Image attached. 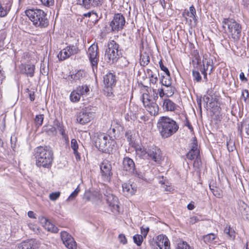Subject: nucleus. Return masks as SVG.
<instances>
[{"instance_id":"obj_42","label":"nucleus","mask_w":249,"mask_h":249,"mask_svg":"<svg viewBox=\"0 0 249 249\" xmlns=\"http://www.w3.org/2000/svg\"><path fill=\"white\" fill-rule=\"evenodd\" d=\"M141 65L142 66L147 65L150 62L149 56L147 54H143L141 55L140 58Z\"/></svg>"},{"instance_id":"obj_31","label":"nucleus","mask_w":249,"mask_h":249,"mask_svg":"<svg viewBox=\"0 0 249 249\" xmlns=\"http://www.w3.org/2000/svg\"><path fill=\"white\" fill-rule=\"evenodd\" d=\"M209 188L213 195L217 198H221L222 196L221 190L216 186L212 185L211 184H209Z\"/></svg>"},{"instance_id":"obj_5","label":"nucleus","mask_w":249,"mask_h":249,"mask_svg":"<svg viewBox=\"0 0 249 249\" xmlns=\"http://www.w3.org/2000/svg\"><path fill=\"white\" fill-rule=\"evenodd\" d=\"M228 27L229 35L234 41L239 39L241 33V26L232 18H224L222 21V26L225 28Z\"/></svg>"},{"instance_id":"obj_11","label":"nucleus","mask_w":249,"mask_h":249,"mask_svg":"<svg viewBox=\"0 0 249 249\" xmlns=\"http://www.w3.org/2000/svg\"><path fill=\"white\" fill-rule=\"evenodd\" d=\"M142 103L146 109L151 115L155 116L158 114L159 106L156 103L152 101L148 97H143Z\"/></svg>"},{"instance_id":"obj_27","label":"nucleus","mask_w":249,"mask_h":249,"mask_svg":"<svg viewBox=\"0 0 249 249\" xmlns=\"http://www.w3.org/2000/svg\"><path fill=\"white\" fill-rule=\"evenodd\" d=\"M75 90L81 96L83 95L86 96L89 92V87L86 85L78 86Z\"/></svg>"},{"instance_id":"obj_34","label":"nucleus","mask_w":249,"mask_h":249,"mask_svg":"<svg viewBox=\"0 0 249 249\" xmlns=\"http://www.w3.org/2000/svg\"><path fill=\"white\" fill-rule=\"evenodd\" d=\"M85 76V72L82 70L78 71L75 73L71 74V77L74 81L80 80Z\"/></svg>"},{"instance_id":"obj_8","label":"nucleus","mask_w":249,"mask_h":249,"mask_svg":"<svg viewBox=\"0 0 249 249\" xmlns=\"http://www.w3.org/2000/svg\"><path fill=\"white\" fill-rule=\"evenodd\" d=\"M125 24V20L124 16L121 13H117L114 15L109 26L112 32H118L124 28Z\"/></svg>"},{"instance_id":"obj_28","label":"nucleus","mask_w":249,"mask_h":249,"mask_svg":"<svg viewBox=\"0 0 249 249\" xmlns=\"http://www.w3.org/2000/svg\"><path fill=\"white\" fill-rule=\"evenodd\" d=\"M136 152L137 155L140 158L145 159L148 158V149L144 147H139L136 148Z\"/></svg>"},{"instance_id":"obj_44","label":"nucleus","mask_w":249,"mask_h":249,"mask_svg":"<svg viewBox=\"0 0 249 249\" xmlns=\"http://www.w3.org/2000/svg\"><path fill=\"white\" fill-rule=\"evenodd\" d=\"M154 70L156 73L154 74L152 76L149 77L150 78V82L151 83L153 84H155L157 83L158 80V76H159V71L157 70L156 68H154Z\"/></svg>"},{"instance_id":"obj_39","label":"nucleus","mask_w":249,"mask_h":249,"mask_svg":"<svg viewBox=\"0 0 249 249\" xmlns=\"http://www.w3.org/2000/svg\"><path fill=\"white\" fill-rule=\"evenodd\" d=\"M57 57L60 60H64L70 57L69 54L68 53L67 49L65 48L61 50L57 55Z\"/></svg>"},{"instance_id":"obj_55","label":"nucleus","mask_w":249,"mask_h":249,"mask_svg":"<svg viewBox=\"0 0 249 249\" xmlns=\"http://www.w3.org/2000/svg\"><path fill=\"white\" fill-rule=\"evenodd\" d=\"M131 174H133L135 176H137L139 178L142 179L144 180H146V178L145 177L144 174L138 172L136 169Z\"/></svg>"},{"instance_id":"obj_12","label":"nucleus","mask_w":249,"mask_h":249,"mask_svg":"<svg viewBox=\"0 0 249 249\" xmlns=\"http://www.w3.org/2000/svg\"><path fill=\"white\" fill-rule=\"evenodd\" d=\"M105 196L107 202L111 208V211L114 213H119L120 207L118 198L112 194L105 195Z\"/></svg>"},{"instance_id":"obj_49","label":"nucleus","mask_w":249,"mask_h":249,"mask_svg":"<svg viewBox=\"0 0 249 249\" xmlns=\"http://www.w3.org/2000/svg\"><path fill=\"white\" fill-rule=\"evenodd\" d=\"M142 111V110L140 109L138 111L137 113L134 114L133 117L135 119H138L140 118L142 121L145 122L147 120V118L145 115H141V112Z\"/></svg>"},{"instance_id":"obj_38","label":"nucleus","mask_w":249,"mask_h":249,"mask_svg":"<svg viewBox=\"0 0 249 249\" xmlns=\"http://www.w3.org/2000/svg\"><path fill=\"white\" fill-rule=\"evenodd\" d=\"M216 235L213 233H209L204 235L203 239L204 241L206 243H211L216 238Z\"/></svg>"},{"instance_id":"obj_21","label":"nucleus","mask_w":249,"mask_h":249,"mask_svg":"<svg viewBox=\"0 0 249 249\" xmlns=\"http://www.w3.org/2000/svg\"><path fill=\"white\" fill-rule=\"evenodd\" d=\"M37 246L35 240L30 239L20 243L18 249H37Z\"/></svg>"},{"instance_id":"obj_7","label":"nucleus","mask_w":249,"mask_h":249,"mask_svg":"<svg viewBox=\"0 0 249 249\" xmlns=\"http://www.w3.org/2000/svg\"><path fill=\"white\" fill-rule=\"evenodd\" d=\"M94 114L90 107H86L77 113L76 120L79 124H85L93 119Z\"/></svg>"},{"instance_id":"obj_59","label":"nucleus","mask_w":249,"mask_h":249,"mask_svg":"<svg viewBox=\"0 0 249 249\" xmlns=\"http://www.w3.org/2000/svg\"><path fill=\"white\" fill-rule=\"evenodd\" d=\"M119 239L120 242L123 244H125L127 243V240L124 234H120L119 235Z\"/></svg>"},{"instance_id":"obj_40","label":"nucleus","mask_w":249,"mask_h":249,"mask_svg":"<svg viewBox=\"0 0 249 249\" xmlns=\"http://www.w3.org/2000/svg\"><path fill=\"white\" fill-rule=\"evenodd\" d=\"M89 9L92 7H99L102 5L103 0H89Z\"/></svg>"},{"instance_id":"obj_62","label":"nucleus","mask_w":249,"mask_h":249,"mask_svg":"<svg viewBox=\"0 0 249 249\" xmlns=\"http://www.w3.org/2000/svg\"><path fill=\"white\" fill-rule=\"evenodd\" d=\"M5 76L4 71L1 70L0 69V84H2L3 81L5 79Z\"/></svg>"},{"instance_id":"obj_30","label":"nucleus","mask_w":249,"mask_h":249,"mask_svg":"<svg viewBox=\"0 0 249 249\" xmlns=\"http://www.w3.org/2000/svg\"><path fill=\"white\" fill-rule=\"evenodd\" d=\"M71 147L73 150V153L76 156V159H80V156L78 152V145L77 141L75 139L71 140Z\"/></svg>"},{"instance_id":"obj_10","label":"nucleus","mask_w":249,"mask_h":249,"mask_svg":"<svg viewBox=\"0 0 249 249\" xmlns=\"http://www.w3.org/2000/svg\"><path fill=\"white\" fill-rule=\"evenodd\" d=\"M97 45L92 44L88 49V54L93 69L97 68L99 61Z\"/></svg>"},{"instance_id":"obj_3","label":"nucleus","mask_w":249,"mask_h":249,"mask_svg":"<svg viewBox=\"0 0 249 249\" xmlns=\"http://www.w3.org/2000/svg\"><path fill=\"white\" fill-rule=\"evenodd\" d=\"M26 15L36 27L43 28L49 25V20L45 12L39 9H29L25 11Z\"/></svg>"},{"instance_id":"obj_16","label":"nucleus","mask_w":249,"mask_h":249,"mask_svg":"<svg viewBox=\"0 0 249 249\" xmlns=\"http://www.w3.org/2000/svg\"><path fill=\"white\" fill-rule=\"evenodd\" d=\"M38 220L42 225L48 231L53 233H57L58 231V229L53 223H52L48 218L40 216L38 217Z\"/></svg>"},{"instance_id":"obj_54","label":"nucleus","mask_w":249,"mask_h":249,"mask_svg":"<svg viewBox=\"0 0 249 249\" xmlns=\"http://www.w3.org/2000/svg\"><path fill=\"white\" fill-rule=\"evenodd\" d=\"M93 16L94 18H98L97 14L94 11H91L83 14L84 17L89 18Z\"/></svg>"},{"instance_id":"obj_18","label":"nucleus","mask_w":249,"mask_h":249,"mask_svg":"<svg viewBox=\"0 0 249 249\" xmlns=\"http://www.w3.org/2000/svg\"><path fill=\"white\" fill-rule=\"evenodd\" d=\"M162 108L167 111L176 112L178 110L179 106L168 98L163 100Z\"/></svg>"},{"instance_id":"obj_19","label":"nucleus","mask_w":249,"mask_h":249,"mask_svg":"<svg viewBox=\"0 0 249 249\" xmlns=\"http://www.w3.org/2000/svg\"><path fill=\"white\" fill-rule=\"evenodd\" d=\"M123 164L124 169L130 173H132L136 169L134 162L129 157L124 159Z\"/></svg>"},{"instance_id":"obj_4","label":"nucleus","mask_w":249,"mask_h":249,"mask_svg":"<svg viewBox=\"0 0 249 249\" xmlns=\"http://www.w3.org/2000/svg\"><path fill=\"white\" fill-rule=\"evenodd\" d=\"M95 146L99 150L106 153H110L116 145V142L109 135L101 134L98 135L95 141Z\"/></svg>"},{"instance_id":"obj_45","label":"nucleus","mask_w":249,"mask_h":249,"mask_svg":"<svg viewBox=\"0 0 249 249\" xmlns=\"http://www.w3.org/2000/svg\"><path fill=\"white\" fill-rule=\"evenodd\" d=\"M56 130H58L59 131L62 138L66 141V142H69V138L65 132L64 125H63L61 126H59V128H57Z\"/></svg>"},{"instance_id":"obj_13","label":"nucleus","mask_w":249,"mask_h":249,"mask_svg":"<svg viewBox=\"0 0 249 249\" xmlns=\"http://www.w3.org/2000/svg\"><path fill=\"white\" fill-rule=\"evenodd\" d=\"M61 237L65 246L69 249H76V244L72 236L66 231L61 232Z\"/></svg>"},{"instance_id":"obj_25","label":"nucleus","mask_w":249,"mask_h":249,"mask_svg":"<svg viewBox=\"0 0 249 249\" xmlns=\"http://www.w3.org/2000/svg\"><path fill=\"white\" fill-rule=\"evenodd\" d=\"M21 71L25 73L28 76L33 77L34 74L35 66L34 65L27 64L22 66Z\"/></svg>"},{"instance_id":"obj_53","label":"nucleus","mask_w":249,"mask_h":249,"mask_svg":"<svg viewBox=\"0 0 249 249\" xmlns=\"http://www.w3.org/2000/svg\"><path fill=\"white\" fill-rule=\"evenodd\" d=\"M60 195L59 192H55L52 193L49 195V198L51 200L54 201L56 200Z\"/></svg>"},{"instance_id":"obj_2","label":"nucleus","mask_w":249,"mask_h":249,"mask_svg":"<svg viewBox=\"0 0 249 249\" xmlns=\"http://www.w3.org/2000/svg\"><path fill=\"white\" fill-rule=\"evenodd\" d=\"M157 127L161 137L164 139L175 134L179 128L175 121L166 116H163L159 120Z\"/></svg>"},{"instance_id":"obj_37","label":"nucleus","mask_w":249,"mask_h":249,"mask_svg":"<svg viewBox=\"0 0 249 249\" xmlns=\"http://www.w3.org/2000/svg\"><path fill=\"white\" fill-rule=\"evenodd\" d=\"M224 232L226 234L228 237L234 239L235 237L234 230L232 229L230 226H227L224 229Z\"/></svg>"},{"instance_id":"obj_33","label":"nucleus","mask_w":249,"mask_h":249,"mask_svg":"<svg viewBox=\"0 0 249 249\" xmlns=\"http://www.w3.org/2000/svg\"><path fill=\"white\" fill-rule=\"evenodd\" d=\"M160 83L163 86H170V85H172V79L170 74L166 75L165 76L162 75L160 80Z\"/></svg>"},{"instance_id":"obj_35","label":"nucleus","mask_w":249,"mask_h":249,"mask_svg":"<svg viewBox=\"0 0 249 249\" xmlns=\"http://www.w3.org/2000/svg\"><path fill=\"white\" fill-rule=\"evenodd\" d=\"M163 88L165 91V95L167 97H171L174 94L175 88L172 85H170V86H164Z\"/></svg>"},{"instance_id":"obj_50","label":"nucleus","mask_w":249,"mask_h":249,"mask_svg":"<svg viewBox=\"0 0 249 249\" xmlns=\"http://www.w3.org/2000/svg\"><path fill=\"white\" fill-rule=\"evenodd\" d=\"M192 73L194 80L195 81H196L197 82H199L201 81V76L200 75V73L198 71L193 70Z\"/></svg>"},{"instance_id":"obj_22","label":"nucleus","mask_w":249,"mask_h":249,"mask_svg":"<svg viewBox=\"0 0 249 249\" xmlns=\"http://www.w3.org/2000/svg\"><path fill=\"white\" fill-rule=\"evenodd\" d=\"M12 5V0H8L6 2L4 1L0 3V17H5L10 11Z\"/></svg>"},{"instance_id":"obj_57","label":"nucleus","mask_w":249,"mask_h":249,"mask_svg":"<svg viewBox=\"0 0 249 249\" xmlns=\"http://www.w3.org/2000/svg\"><path fill=\"white\" fill-rule=\"evenodd\" d=\"M149 231V228L148 227H144L143 226L141 228V234L142 236H143V237L144 238L146 237L148 232Z\"/></svg>"},{"instance_id":"obj_1","label":"nucleus","mask_w":249,"mask_h":249,"mask_svg":"<svg viewBox=\"0 0 249 249\" xmlns=\"http://www.w3.org/2000/svg\"><path fill=\"white\" fill-rule=\"evenodd\" d=\"M36 164L37 167L49 168L53 161V152L47 146H38L35 149Z\"/></svg>"},{"instance_id":"obj_56","label":"nucleus","mask_w":249,"mask_h":249,"mask_svg":"<svg viewBox=\"0 0 249 249\" xmlns=\"http://www.w3.org/2000/svg\"><path fill=\"white\" fill-rule=\"evenodd\" d=\"M159 66L161 70L163 71L166 75L170 74L168 68L163 65L161 60L159 61Z\"/></svg>"},{"instance_id":"obj_24","label":"nucleus","mask_w":249,"mask_h":249,"mask_svg":"<svg viewBox=\"0 0 249 249\" xmlns=\"http://www.w3.org/2000/svg\"><path fill=\"white\" fill-rule=\"evenodd\" d=\"M207 57V54H205L203 55V70H205L208 71L209 70V74H211L213 70V67L212 65L213 63L212 60L210 59H207L206 57Z\"/></svg>"},{"instance_id":"obj_60","label":"nucleus","mask_w":249,"mask_h":249,"mask_svg":"<svg viewBox=\"0 0 249 249\" xmlns=\"http://www.w3.org/2000/svg\"><path fill=\"white\" fill-rule=\"evenodd\" d=\"M195 159L196 160L194 163V166H196V167H199L201 163L200 156L196 157L195 158Z\"/></svg>"},{"instance_id":"obj_61","label":"nucleus","mask_w":249,"mask_h":249,"mask_svg":"<svg viewBox=\"0 0 249 249\" xmlns=\"http://www.w3.org/2000/svg\"><path fill=\"white\" fill-rule=\"evenodd\" d=\"M125 137L127 139V141L130 143L132 142V135L131 131H127L125 133Z\"/></svg>"},{"instance_id":"obj_23","label":"nucleus","mask_w":249,"mask_h":249,"mask_svg":"<svg viewBox=\"0 0 249 249\" xmlns=\"http://www.w3.org/2000/svg\"><path fill=\"white\" fill-rule=\"evenodd\" d=\"M103 81L106 87H111L116 82L115 76L113 73L109 72L104 76Z\"/></svg>"},{"instance_id":"obj_9","label":"nucleus","mask_w":249,"mask_h":249,"mask_svg":"<svg viewBox=\"0 0 249 249\" xmlns=\"http://www.w3.org/2000/svg\"><path fill=\"white\" fill-rule=\"evenodd\" d=\"M101 176L103 180L109 182L112 176V166L107 160H104L100 165Z\"/></svg>"},{"instance_id":"obj_58","label":"nucleus","mask_w":249,"mask_h":249,"mask_svg":"<svg viewBox=\"0 0 249 249\" xmlns=\"http://www.w3.org/2000/svg\"><path fill=\"white\" fill-rule=\"evenodd\" d=\"M249 91L247 89H245L242 91V97L244 99L245 102H247V99L249 97Z\"/></svg>"},{"instance_id":"obj_64","label":"nucleus","mask_w":249,"mask_h":249,"mask_svg":"<svg viewBox=\"0 0 249 249\" xmlns=\"http://www.w3.org/2000/svg\"><path fill=\"white\" fill-rule=\"evenodd\" d=\"M158 93L160 98H162L165 95V91L163 88H160L158 89Z\"/></svg>"},{"instance_id":"obj_26","label":"nucleus","mask_w":249,"mask_h":249,"mask_svg":"<svg viewBox=\"0 0 249 249\" xmlns=\"http://www.w3.org/2000/svg\"><path fill=\"white\" fill-rule=\"evenodd\" d=\"M243 129H245L247 135L249 136V120H246L238 126V133L241 137L243 136Z\"/></svg>"},{"instance_id":"obj_17","label":"nucleus","mask_w":249,"mask_h":249,"mask_svg":"<svg viewBox=\"0 0 249 249\" xmlns=\"http://www.w3.org/2000/svg\"><path fill=\"white\" fill-rule=\"evenodd\" d=\"M156 244L160 249H170V243L165 235L160 234L157 236Z\"/></svg>"},{"instance_id":"obj_36","label":"nucleus","mask_w":249,"mask_h":249,"mask_svg":"<svg viewBox=\"0 0 249 249\" xmlns=\"http://www.w3.org/2000/svg\"><path fill=\"white\" fill-rule=\"evenodd\" d=\"M81 96L75 89L73 90L70 96V99L71 102L73 103H76L79 101Z\"/></svg>"},{"instance_id":"obj_15","label":"nucleus","mask_w":249,"mask_h":249,"mask_svg":"<svg viewBox=\"0 0 249 249\" xmlns=\"http://www.w3.org/2000/svg\"><path fill=\"white\" fill-rule=\"evenodd\" d=\"M147 155V159L153 160L157 163H160L161 160V151L156 146L148 148Z\"/></svg>"},{"instance_id":"obj_41","label":"nucleus","mask_w":249,"mask_h":249,"mask_svg":"<svg viewBox=\"0 0 249 249\" xmlns=\"http://www.w3.org/2000/svg\"><path fill=\"white\" fill-rule=\"evenodd\" d=\"M143 236H142L141 234H135L133 237V241L135 244H136L138 246H140L143 241Z\"/></svg>"},{"instance_id":"obj_32","label":"nucleus","mask_w":249,"mask_h":249,"mask_svg":"<svg viewBox=\"0 0 249 249\" xmlns=\"http://www.w3.org/2000/svg\"><path fill=\"white\" fill-rule=\"evenodd\" d=\"M66 49H67L70 56L78 53L80 51L78 47L76 45H70L66 47Z\"/></svg>"},{"instance_id":"obj_51","label":"nucleus","mask_w":249,"mask_h":249,"mask_svg":"<svg viewBox=\"0 0 249 249\" xmlns=\"http://www.w3.org/2000/svg\"><path fill=\"white\" fill-rule=\"evenodd\" d=\"M227 147L229 152L233 151L235 148L234 142L230 140L227 142Z\"/></svg>"},{"instance_id":"obj_20","label":"nucleus","mask_w":249,"mask_h":249,"mask_svg":"<svg viewBox=\"0 0 249 249\" xmlns=\"http://www.w3.org/2000/svg\"><path fill=\"white\" fill-rule=\"evenodd\" d=\"M123 192L126 196L133 195L136 191V187L130 183H124L122 184Z\"/></svg>"},{"instance_id":"obj_63","label":"nucleus","mask_w":249,"mask_h":249,"mask_svg":"<svg viewBox=\"0 0 249 249\" xmlns=\"http://www.w3.org/2000/svg\"><path fill=\"white\" fill-rule=\"evenodd\" d=\"M185 126H187L191 131H193V127L192 125H191V123L189 121V120L187 119V118H186V121L184 124Z\"/></svg>"},{"instance_id":"obj_6","label":"nucleus","mask_w":249,"mask_h":249,"mask_svg":"<svg viewBox=\"0 0 249 249\" xmlns=\"http://www.w3.org/2000/svg\"><path fill=\"white\" fill-rule=\"evenodd\" d=\"M119 46V44L113 40L108 42L107 48L105 53V58L107 60V62L114 63L118 60L121 55Z\"/></svg>"},{"instance_id":"obj_43","label":"nucleus","mask_w":249,"mask_h":249,"mask_svg":"<svg viewBox=\"0 0 249 249\" xmlns=\"http://www.w3.org/2000/svg\"><path fill=\"white\" fill-rule=\"evenodd\" d=\"M177 249H193L186 242L181 241L178 243Z\"/></svg>"},{"instance_id":"obj_46","label":"nucleus","mask_w":249,"mask_h":249,"mask_svg":"<svg viewBox=\"0 0 249 249\" xmlns=\"http://www.w3.org/2000/svg\"><path fill=\"white\" fill-rule=\"evenodd\" d=\"M43 120L44 115L43 114L37 115L35 119L36 125H38V126H41L43 124Z\"/></svg>"},{"instance_id":"obj_14","label":"nucleus","mask_w":249,"mask_h":249,"mask_svg":"<svg viewBox=\"0 0 249 249\" xmlns=\"http://www.w3.org/2000/svg\"><path fill=\"white\" fill-rule=\"evenodd\" d=\"M191 148L187 153V158L192 160L199 156V150L198 148L197 142L196 137L193 138L191 142Z\"/></svg>"},{"instance_id":"obj_52","label":"nucleus","mask_w":249,"mask_h":249,"mask_svg":"<svg viewBox=\"0 0 249 249\" xmlns=\"http://www.w3.org/2000/svg\"><path fill=\"white\" fill-rule=\"evenodd\" d=\"M80 189L79 186H78L75 189V190L70 195V196L67 199V200L70 201L71 200H72L73 199H74L77 196L78 194L80 192Z\"/></svg>"},{"instance_id":"obj_48","label":"nucleus","mask_w":249,"mask_h":249,"mask_svg":"<svg viewBox=\"0 0 249 249\" xmlns=\"http://www.w3.org/2000/svg\"><path fill=\"white\" fill-rule=\"evenodd\" d=\"M89 0H76L77 4L81 6L82 7L86 9H89Z\"/></svg>"},{"instance_id":"obj_47","label":"nucleus","mask_w":249,"mask_h":249,"mask_svg":"<svg viewBox=\"0 0 249 249\" xmlns=\"http://www.w3.org/2000/svg\"><path fill=\"white\" fill-rule=\"evenodd\" d=\"M196 11L193 5H192L189 7V11L187 12V16L191 18H192L194 20L196 19Z\"/></svg>"},{"instance_id":"obj_29","label":"nucleus","mask_w":249,"mask_h":249,"mask_svg":"<svg viewBox=\"0 0 249 249\" xmlns=\"http://www.w3.org/2000/svg\"><path fill=\"white\" fill-rule=\"evenodd\" d=\"M192 55L194 57V59L193 60V64L194 67H197L201 63V59L198 51L197 50H194Z\"/></svg>"}]
</instances>
